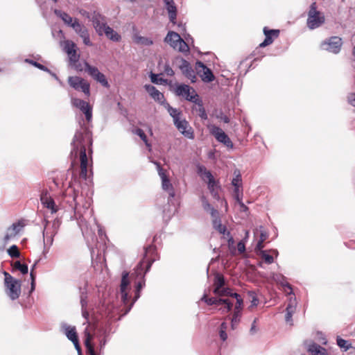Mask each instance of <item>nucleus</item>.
<instances>
[{
  "mask_svg": "<svg viewBox=\"0 0 355 355\" xmlns=\"http://www.w3.org/2000/svg\"><path fill=\"white\" fill-rule=\"evenodd\" d=\"M136 134L146 143V145H148L147 143L146 136L141 129H137L136 130Z\"/></svg>",
  "mask_w": 355,
  "mask_h": 355,
  "instance_id": "60",
  "label": "nucleus"
},
{
  "mask_svg": "<svg viewBox=\"0 0 355 355\" xmlns=\"http://www.w3.org/2000/svg\"><path fill=\"white\" fill-rule=\"evenodd\" d=\"M257 322V318H254V320L252 322L251 328L250 329V333L252 335L255 334L257 332V326H256Z\"/></svg>",
  "mask_w": 355,
  "mask_h": 355,
  "instance_id": "62",
  "label": "nucleus"
},
{
  "mask_svg": "<svg viewBox=\"0 0 355 355\" xmlns=\"http://www.w3.org/2000/svg\"><path fill=\"white\" fill-rule=\"evenodd\" d=\"M54 13L60 19H62V20L64 22L65 24L71 27V24H73V23L74 22L75 19H73L67 13L60 10H55Z\"/></svg>",
  "mask_w": 355,
  "mask_h": 355,
  "instance_id": "33",
  "label": "nucleus"
},
{
  "mask_svg": "<svg viewBox=\"0 0 355 355\" xmlns=\"http://www.w3.org/2000/svg\"><path fill=\"white\" fill-rule=\"evenodd\" d=\"M162 73L168 76H173L174 71L168 64H166L164 67V72Z\"/></svg>",
  "mask_w": 355,
  "mask_h": 355,
  "instance_id": "57",
  "label": "nucleus"
},
{
  "mask_svg": "<svg viewBox=\"0 0 355 355\" xmlns=\"http://www.w3.org/2000/svg\"><path fill=\"white\" fill-rule=\"evenodd\" d=\"M343 45L342 39L337 36L331 37L321 43L323 50L337 54L340 52Z\"/></svg>",
  "mask_w": 355,
  "mask_h": 355,
  "instance_id": "9",
  "label": "nucleus"
},
{
  "mask_svg": "<svg viewBox=\"0 0 355 355\" xmlns=\"http://www.w3.org/2000/svg\"><path fill=\"white\" fill-rule=\"evenodd\" d=\"M85 70L94 79L100 72L97 67L91 66L89 63L85 62Z\"/></svg>",
  "mask_w": 355,
  "mask_h": 355,
  "instance_id": "41",
  "label": "nucleus"
},
{
  "mask_svg": "<svg viewBox=\"0 0 355 355\" xmlns=\"http://www.w3.org/2000/svg\"><path fill=\"white\" fill-rule=\"evenodd\" d=\"M92 22L96 31L99 35H103L105 28L109 26L105 21L104 18L98 14L92 17Z\"/></svg>",
  "mask_w": 355,
  "mask_h": 355,
  "instance_id": "22",
  "label": "nucleus"
},
{
  "mask_svg": "<svg viewBox=\"0 0 355 355\" xmlns=\"http://www.w3.org/2000/svg\"><path fill=\"white\" fill-rule=\"evenodd\" d=\"M214 293L215 294L218 293L220 292V289L223 288L225 285V280H224L223 277L221 275L217 274L216 275V277L214 278Z\"/></svg>",
  "mask_w": 355,
  "mask_h": 355,
  "instance_id": "36",
  "label": "nucleus"
},
{
  "mask_svg": "<svg viewBox=\"0 0 355 355\" xmlns=\"http://www.w3.org/2000/svg\"><path fill=\"white\" fill-rule=\"evenodd\" d=\"M71 28L83 39V43L85 45L89 46H92L87 28L83 24H80L77 19H74V22L71 24Z\"/></svg>",
  "mask_w": 355,
  "mask_h": 355,
  "instance_id": "15",
  "label": "nucleus"
},
{
  "mask_svg": "<svg viewBox=\"0 0 355 355\" xmlns=\"http://www.w3.org/2000/svg\"><path fill=\"white\" fill-rule=\"evenodd\" d=\"M155 164L157 166L158 174L162 180V189L167 191L171 198H173L175 196V192L173 190V187L171 181L168 178L167 175L166 174L165 171L161 167L159 163L155 162Z\"/></svg>",
  "mask_w": 355,
  "mask_h": 355,
  "instance_id": "14",
  "label": "nucleus"
},
{
  "mask_svg": "<svg viewBox=\"0 0 355 355\" xmlns=\"http://www.w3.org/2000/svg\"><path fill=\"white\" fill-rule=\"evenodd\" d=\"M263 33L266 36L263 42L259 44V46L263 48L266 47L272 43V36L278 37L279 31L278 30H268L266 27L263 28Z\"/></svg>",
  "mask_w": 355,
  "mask_h": 355,
  "instance_id": "25",
  "label": "nucleus"
},
{
  "mask_svg": "<svg viewBox=\"0 0 355 355\" xmlns=\"http://www.w3.org/2000/svg\"><path fill=\"white\" fill-rule=\"evenodd\" d=\"M324 16L316 10L315 3H313L308 13L307 26L310 29L320 27L324 22Z\"/></svg>",
  "mask_w": 355,
  "mask_h": 355,
  "instance_id": "5",
  "label": "nucleus"
},
{
  "mask_svg": "<svg viewBox=\"0 0 355 355\" xmlns=\"http://www.w3.org/2000/svg\"><path fill=\"white\" fill-rule=\"evenodd\" d=\"M234 297L236 300L234 310H238V311H241L243 309V300L242 297L238 293H234Z\"/></svg>",
  "mask_w": 355,
  "mask_h": 355,
  "instance_id": "49",
  "label": "nucleus"
},
{
  "mask_svg": "<svg viewBox=\"0 0 355 355\" xmlns=\"http://www.w3.org/2000/svg\"><path fill=\"white\" fill-rule=\"evenodd\" d=\"M179 63V68L181 70L182 73L189 79L191 80L192 83H195L196 80V76L190 63L184 59H180Z\"/></svg>",
  "mask_w": 355,
  "mask_h": 355,
  "instance_id": "20",
  "label": "nucleus"
},
{
  "mask_svg": "<svg viewBox=\"0 0 355 355\" xmlns=\"http://www.w3.org/2000/svg\"><path fill=\"white\" fill-rule=\"evenodd\" d=\"M69 85L76 91L83 92L86 96L90 94V85L84 78L79 76H69L68 78Z\"/></svg>",
  "mask_w": 355,
  "mask_h": 355,
  "instance_id": "6",
  "label": "nucleus"
},
{
  "mask_svg": "<svg viewBox=\"0 0 355 355\" xmlns=\"http://www.w3.org/2000/svg\"><path fill=\"white\" fill-rule=\"evenodd\" d=\"M296 300L295 298H293L292 296L289 298V302L287 305L286 309V316L285 320L287 322H289L291 324H292V316L293 314L295 313L296 309Z\"/></svg>",
  "mask_w": 355,
  "mask_h": 355,
  "instance_id": "26",
  "label": "nucleus"
},
{
  "mask_svg": "<svg viewBox=\"0 0 355 355\" xmlns=\"http://www.w3.org/2000/svg\"><path fill=\"white\" fill-rule=\"evenodd\" d=\"M175 94L194 103L200 99L196 92L192 87L184 84L177 86Z\"/></svg>",
  "mask_w": 355,
  "mask_h": 355,
  "instance_id": "10",
  "label": "nucleus"
},
{
  "mask_svg": "<svg viewBox=\"0 0 355 355\" xmlns=\"http://www.w3.org/2000/svg\"><path fill=\"white\" fill-rule=\"evenodd\" d=\"M80 304H81V308H82V315L83 317L87 320V322H88L89 320V312L87 311V291L86 288H80Z\"/></svg>",
  "mask_w": 355,
  "mask_h": 355,
  "instance_id": "28",
  "label": "nucleus"
},
{
  "mask_svg": "<svg viewBox=\"0 0 355 355\" xmlns=\"http://www.w3.org/2000/svg\"><path fill=\"white\" fill-rule=\"evenodd\" d=\"M200 199L203 209L206 211H209L211 217H215L218 214V211L209 203L207 199L205 196H202Z\"/></svg>",
  "mask_w": 355,
  "mask_h": 355,
  "instance_id": "34",
  "label": "nucleus"
},
{
  "mask_svg": "<svg viewBox=\"0 0 355 355\" xmlns=\"http://www.w3.org/2000/svg\"><path fill=\"white\" fill-rule=\"evenodd\" d=\"M72 105L80 109L85 114L87 121L89 123L92 119V108L89 104L80 98H71Z\"/></svg>",
  "mask_w": 355,
  "mask_h": 355,
  "instance_id": "16",
  "label": "nucleus"
},
{
  "mask_svg": "<svg viewBox=\"0 0 355 355\" xmlns=\"http://www.w3.org/2000/svg\"><path fill=\"white\" fill-rule=\"evenodd\" d=\"M64 195L65 201L69 205L74 211V216L76 218H78V217L80 218L81 216L77 210L78 203L76 202V198L78 196V191H76L75 189L69 184V187L65 190Z\"/></svg>",
  "mask_w": 355,
  "mask_h": 355,
  "instance_id": "11",
  "label": "nucleus"
},
{
  "mask_svg": "<svg viewBox=\"0 0 355 355\" xmlns=\"http://www.w3.org/2000/svg\"><path fill=\"white\" fill-rule=\"evenodd\" d=\"M65 335L67 338L73 343L75 348L80 353V346L78 343L76 328L74 327L67 326L65 327Z\"/></svg>",
  "mask_w": 355,
  "mask_h": 355,
  "instance_id": "24",
  "label": "nucleus"
},
{
  "mask_svg": "<svg viewBox=\"0 0 355 355\" xmlns=\"http://www.w3.org/2000/svg\"><path fill=\"white\" fill-rule=\"evenodd\" d=\"M15 268L19 270L22 274H27L28 272V266L26 264H22L19 261L15 263Z\"/></svg>",
  "mask_w": 355,
  "mask_h": 355,
  "instance_id": "52",
  "label": "nucleus"
},
{
  "mask_svg": "<svg viewBox=\"0 0 355 355\" xmlns=\"http://www.w3.org/2000/svg\"><path fill=\"white\" fill-rule=\"evenodd\" d=\"M181 40L179 34L173 31H169L165 37V42L173 49L177 46V43Z\"/></svg>",
  "mask_w": 355,
  "mask_h": 355,
  "instance_id": "30",
  "label": "nucleus"
},
{
  "mask_svg": "<svg viewBox=\"0 0 355 355\" xmlns=\"http://www.w3.org/2000/svg\"><path fill=\"white\" fill-rule=\"evenodd\" d=\"M239 205V210L243 212H247L248 210V207L243 202V201H240L237 202Z\"/></svg>",
  "mask_w": 355,
  "mask_h": 355,
  "instance_id": "64",
  "label": "nucleus"
},
{
  "mask_svg": "<svg viewBox=\"0 0 355 355\" xmlns=\"http://www.w3.org/2000/svg\"><path fill=\"white\" fill-rule=\"evenodd\" d=\"M241 316V311H238V310L234 311L233 315L231 319V324H232V329H234L235 326L237 324H239V322H240Z\"/></svg>",
  "mask_w": 355,
  "mask_h": 355,
  "instance_id": "44",
  "label": "nucleus"
},
{
  "mask_svg": "<svg viewBox=\"0 0 355 355\" xmlns=\"http://www.w3.org/2000/svg\"><path fill=\"white\" fill-rule=\"evenodd\" d=\"M94 80L105 87H109L110 86L105 75L101 72L97 74V76L94 78Z\"/></svg>",
  "mask_w": 355,
  "mask_h": 355,
  "instance_id": "48",
  "label": "nucleus"
},
{
  "mask_svg": "<svg viewBox=\"0 0 355 355\" xmlns=\"http://www.w3.org/2000/svg\"><path fill=\"white\" fill-rule=\"evenodd\" d=\"M165 8L168 11L170 21L175 24L176 23L177 8L174 1L168 4H166Z\"/></svg>",
  "mask_w": 355,
  "mask_h": 355,
  "instance_id": "31",
  "label": "nucleus"
},
{
  "mask_svg": "<svg viewBox=\"0 0 355 355\" xmlns=\"http://www.w3.org/2000/svg\"><path fill=\"white\" fill-rule=\"evenodd\" d=\"M205 182H207V183L208 189L213 198L216 200H219V186L218 185V183L215 181L213 175H211V178H207Z\"/></svg>",
  "mask_w": 355,
  "mask_h": 355,
  "instance_id": "27",
  "label": "nucleus"
},
{
  "mask_svg": "<svg viewBox=\"0 0 355 355\" xmlns=\"http://www.w3.org/2000/svg\"><path fill=\"white\" fill-rule=\"evenodd\" d=\"M92 144L91 133L87 127H81L77 130L71 142V155L77 157L79 154L80 161V176L84 180L87 177L88 158L86 154V146Z\"/></svg>",
  "mask_w": 355,
  "mask_h": 355,
  "instance_id": "1",
  "label": "nucleus"
},
{
  "mask_svg": "<svg viewBox=\"0 0 355 355\" xmlns=\"http://www.w3.org/2000/svg\"><path fill=\"white\" fill-rule=\"evenodd\" d=\"M198 173L204 181H206L207 178H211L212 175L209 171H207L204 166L201 165L198 166Z\"/></svg>",
  "mask_w": 355,
  "mask_h": 355,
  "instance_id": "42",
  "label": "nucleus"
},
{
  "mask_svg": "<svg viewBox=\"0 0 355 355\" xmlns=\"http://www.w3.org/2000/svg\"><path fill=\"white\" fill-rule=\"evenodd\" d=\"M197 73L204 82H211L214 80V76L210 69L207 67L202 62H197L196 64Z\"/></svg>",
  "mask_w": 355,
  "mask_h": 355,
  "instance_id": "18",
  "label": "nucleus"
},
{
  "mask_svg": "<svg viewBox=\"0 0 355 355\" xmlns=\"http://www.w3.org/2000/svg\"><path fill=\"white\" fill-rule=\"evenodd\" d=\"M164 107L167 109L169 114L173 118V123L176 122L178 119H180L181 117V112L177 110L176 108L172 107L168 103H165Z\"/></svg>",
  "mask_w": 355,
  "mask_h": 355,
  "instance_id": "38",
  "label": "nucleus"
},
{
  "mask_svg": "<svg viewBox=\"0 0 355 355\" xmlns=\"http://www.w3.org/2000/svg\"><path fill=\"white\" fill-rule=\"evenodd\" d=\"M201 301L205 302L208 305H224L223 308H220V310H221L223 313L230 311L233 305V303L229 299L207 297L206 294H204L201 297Z\"/></svg>",
  "mask_w": 355,
  "mask_h": 355,
  "instance_id": "8",
  "label": "nucleus"
},
{
  "mask_svg": "<svg viewBox=\"0 0 355 355\" xmlns=\"http://www.w3.org/2000/svg\"><path fill=\"white\" fill-rule=\"evenodd\" d=\"M213 218V227L215 230H216L219 233L225 234L227 232L226 227L221 224L220 219L218 216V214L215 217H212Z\"/></svg>",
  "mask_w": 355,
  "mask_h": 355,
  "instance_id": "35",
  "label": "nucleus"
},
{
  "mask_svg": "<svg viewBox=\"0 0 355 355\" xmlns=\"http://www.w3.org/2000/svg\"><path fill=\"white\" fill-rule=\"evenodd\" d=\"M268 238V234L265 231H262L260 234V239L258 241L257 245H256V250L261 251L263 248V243Z\"/></svg>",
  "mask_w": 355,
  "mask_h": 355,
  "instance_id": "46",
  "label": "nucleus"
},
{
  "mask_svg": "<svg viewBox=\"0 0 355 355\" xmlns=\"http://www.w3.org/2000/svg\"><path fill=\"white\" fill-rule=\"evenodd\" d=\"M26 62L31 64L32 65L36 67L37 68L40 69V70H42L44 71H49V69L45 67L44 65L40 64L34 60H30V59H26L25 60Z\"/></svg>",
  "mask_w": 355,
  "mask_h": 355,
  "instance_id": "55",
  "label": "nucleus"
},
{
  "mask_svg": "<svg viewBox=\"0 0 355 355\" xmlns=\"http://www.w3.org/2000/svg\"><path fill=\"white\" fill-rule=\"evenodd\" d=\"M151 264L152 263L150 261H148L146 263V266H144V262L141 261L135 268V272L132 273L131 277H133L135 275L137 278L138 279V281L135 283L136 289L135 297L132 302L130 303V304L129 305V306L128 307V309H126L125 313V314L130 311L135 302L139 298L140 291L142 289V288L145 286V274L150 270Z\"/></svg>",
  "mask_w": 355,
  "mask_h": 355,
  "instance_id": "3",
  "label": "nucleus"
},
{
  "mask_svg": "<svg viewBox=\"0 0 355 355\" xmlns=\"http://www.w3.org/2000/svg\"><path fill=\"white\" fill-rule=\"evenodd\" d=\"M25 226L24 220H18L12 223L6 230L5 236L3 238L4 245H6L11 239L15 238L23 230Z\"/></svg>",
  "mask_w": 355,
  "mask_h": 355,
  "instance_id": "12",
  "label": "nucleus"
},
{
  "mask_svg": "<svg viewBox=\"0 0 355 355\" xmlns=\"http://www.w3.org/2000/svg\"><path fill=\"white\" fill-rule=\"evenodd\" d=\"M235 293L232 292L231 289L229 288H223L220 289V292L218 293H216L218 296H230L234 297V294Z\"/></svg>",
  "mask_w": 355,
  "mask_h": 355,
  "instance_id": "54",
  "label": "nucleus"
},
{
  "mask_svg": "<svg viewBox=\"0 0 355 355\" xmlns=\"http://www.w3.org/2000/svg\"><path fill=\"white\" fill-rule=\"evenodd\" d=\"M7 252L11 258H19L20 257V252L18 247L16 245H12L8 249Z\"/></svg>",
  "mask_w": 355,
  "mask_h": 355,
  "instance_id": "45",
  "label": "nucleus"
},
{
  "mask_svg": "<svg viewBox=\"0 0 355 355\" xmlns=\"http://www.w3.org/2000/svg\"><path fill=\"white\" fill-rule=\"evenodd\" d=\"M163 75V73L155 74L153 73H150V78L152 83L155 84H166L167 80L162 78H159V76Z\"/></svg>",
  "mask_w": 355,
  "mask_h": 355,
  "instance_id": "43",
  "label": "nucleus"
},
{
  "mask_svg": "<svg viewBox=\"0 0 355 355\" xmlns=\"http://www.w3.org/2000/svg\"><path fill=\"white\" fill-rule=\"evenodd\" d=\"M40 200L44 207L51 210L52 214L58 211V208L53 198L48 196L47 190H44L40 196Z\"/></svg>",
  "mask_w": 355,
  "mask_h": 355,
  "instance_id": "21",
  "label": "nucleus"
},
{
  "mask_svg": "<svg viewBox=\"0 0 355 355\" xmlns=\"http://www.w3.org/2000/svg\"><path fill=\"white\" fill-rule=\"evenodd\" d=\"M198 108L197 110L198 111V116L202 119H204V120H206L207 119V112L205 111V109L203 107V104H202V100L199 99L198 101H197L196 103H195Z\"/></svg>",
  "mask_w": 355,
  "mask_h": 355,
  "instance_id": "40",
  "label": "nucleus"
},
{
  "mask_svg": "<svg viewBox=\"0 0 355 355\" xmlns=\"http://www.w3.org/2000/svg\"><path fill=\"white\" fill-rule=\"evenodd\" d=\"M238 251L240 253H243L245 250V243L243 241H239L237 244Z\"/></svg>",
  "mask_w": 355,
  "mask_h": 355,
  "instance_id": "63",
  "label": "nucleus"
},
{
  "mask_svg": "<svg viewBox=\"0 0 355 355\" xmlns=\"http://www.w3.org/2000/svg\"><path fill=\"white\" fill-rule=\"evenodd\" d=\"M177 129L185 137L193 139L194 138L193 130L190 126L189 123L185 119H178L174 123Z\"/></svg>",
  "mask_w": 355,
  "mask_h": 355,
  "instance_id": "19",
  "label": "nucleus"
},
{
  "mask_svg": "<svg viewBox=\"0 0 355 355\" xmlns=\"http://www.w3.org/2000/svg\"><path fill=\"white\" fill-rule=\"evenodd\" d=\"M92 336L87 331V327L85 330V345L87 349V352L89 355H97L94 351V347L91 344Z\"/></svg>",
  "mask_w": 355,
  "mask_h": 355,
  "instance_id": "32",
  "label": "nucleus"
},
{
  "mask_svg": "<svg viewBox=\"0 0 355 355\" xmlns=\"http://www.w3.org/2000/svg\"><path fill=\"white\" fill-rule=\"evenodd\" d=\"M130 280H129V274L128 272L124 271L122 273L121 282L120 285V293L121 295V300L125 305H126L130 297L128 295V291L130 290Z\"/></svg>",
  "mask_w": 355,
  "mask_h": 355,
  "instance_id": "17",
  "label": "nucleus"
},
{
  "mask_svg": "<svg viewBox=\"0 0 355 355\" xmlns=\"http://www.w3.org/2000/svg\"><path fill=\"white\" fill-rule=\"evenodd\" d=\"M337 345L340 347L344 349L345 351H347L351 347V344L349 343L347 340H345L343 338H337Z\"/></svg>",
  "mask_w": 355,
  "mask_h": 355,
  "instance_id": "53",
  "label": "nucleus"
},
{
  "mask_svg": "<svg viewBox=\"0 0 355 355\" xmlns=\"http://www.w3.org/2000/svg\"><path fill=\"white\" fill-rule=\"evenodd\" d=\"M174 49L182 53H187L189 50L188 44L182 38L179 42L177 43V46Z\"/></svg>",
  "mask_w": 355,
  "mask_h": 355,
  "instance_id": "47",
  "label": "nucleus"
},
{
  "mask_svg": "<svg viewBox=\"0 0 355 355\" xmlns=\"http://www.w3.org/2000/svg\"><path fill=\"white\" fill-rule=\"evenodd\" d=\"M306 348L312 355H329L325 348L313 342L307 344Z\"/></svg>",
  "mask_w": 355,
  "mask_h": 355,
  "instance_id": "29",
  "label": "nucleus"
},
{
  "mask_svg": "<svg viewBox=\"0 0 355 355\" xmlns=\"http://www.w3.org/2000/svg\"><path fill=\"white\" fill-rule=\"evenodd\" d=\"M60 225L61 220L58 218H55L53 221L44 220V230L42 231L44 253H47L49 251L53 243V238L57 234Z\"/></svg>",
  "mask_w": 355,
  "mask_h": 355,
  "instance_id": "2",
  "label": "nucleus"
},
{
  "mask_svg": "<svg viewBox=\"0 0 355 355\" xmlns=\"http://www.w3.org/2000/svg\"><path fill=\"white\" fill-rule=\"evenodd\" d=\"M4 275V286L6 295L12 300H15L19 298L21 294V282L8 272L3 271Z\"/></svg>",
  "mask_w": 355,
  "mask_h": 355,
  "instance_id": "4",
  "label": "nucleus"
},
{
  "mask_svg": "<svg viewBox=\"0 0 355 355\" xmlns=\"http://www.w3.org/2000/svg\"><path fill=\"white\" fill-rule=\"evenodd\" d=\"M145 89L149 94V95L157 102L160 104L164 105L166 102L164 100V96L162 93H161L158 89H156L155 87L151 85H145Z\"/></svg>",
  "mask_w": 355,
  "mask_h": 355,
  "instance_id": "23",
  "label": "nucleus"
},
{
  "mask_svg": "<svg viewBox=\"0 0 355 355\" xmlns=\"http://www.w3.org/2000/svg\"><path fill=\"white\" fill-rule=\"evenodd\" d=\"M209 132L215 139L220 143L224 144L226 147L232 148L234 145L227 135L219 127L215 125L208 126Z\"/></svg>",
  "mask_w": 355,
  "mask_h": 355,
  "instance_id": "7",
  "label": "nucleus"
},
{
  "mask_svg": "<svg viewBox=\"0 0 355 355\" xmlns=\"http://www.w3.org/2000/svg\"><path fill=\"white\" fill-rule=\"evenodd\" d=\"M63 50L68 55L69 62L74 64L78 61L80 55L77 53L76 44L71 40H64L61 43Z\"/></svg>",
  "mask_w": 355,
  "mask_h": 355,
  "instance_id": "13",
  "label": "nucleus"
},
{
  "mask_svg": "<svg viewBox=\"0 0 355 355\" xmlns=\"http://www.w3.org/2000/svg\"><path fill=\"white\" fill-rule=\"evenodd\" d=\"M107 38L113 42H119L121 40V35L114 31L111 27L108 26L103 33Z\"/></svg>",
  "mask_w": 355,
  "mask_h": 355,
  "instance_id": "37",
  "label": "nucleus"
},
{
  "mask_svg": "<svg viewBox=\"0 0 355 355\" xmlns=\"http://www.w3.org/2000/svg\"><path fill=\"white\" fill-rule=\"evenodd\" d=\"M260 255L261 256V258L264 260V261L270 264L273 263L274 259L272 256L268 254V252L266 250H261L260 251Z\"/></svg>",
  "mask_w": 355,
  "mask_h": 355,
  "instance_id": "50",
  "label": "nucleus"
},
{
  "mask_svg": "<svg viewBox=\"0 0 355 355\" xmlns=\"http://www.w3.org/2000/svg\"><path fill=\"white\" fill-rule=\"evenodd\" d=\"M248 295L251 298V305L249 306V309H251L252 307L257 306L259 304V299L257 297V295L255 292L254 291H249Z\"/></svg>",
  "mask_w": 355,
  "mask_h": 355,
  "instance_id": "51",
  "label": "nucleus"
},
{
  "mask_svg": "<svg viewBox=\"0 0 355 355\" xmlns=\"http://www.w3.org/2000/svg\"><path fill=\"white\" fill-rule=\"evenodd\" d=\"M234 196L236 200V202H240L242 200V192H241L239 187H236L234 189Z\"/></svg>",
  "mask_w": 355,
  "mask_h": 355,
  "instance_id": "56",
  "label": "nucleus"
},
{
  "mask_svg": "<svg viewBox=\"0 0 355 355\" xmlns=\"http://www.w3.org/2000/svg\"><path fill=\"white\" fill-rule=\"evenodd\" d=\"M31 284L30 293H32L35 291V276L33 272V269L31 270Z\"/></svg>",
  "mask_w": 355,
  "mask_h": 355,
  "instance_id": "59",
  "label": "nucleus"
},
{
  "mask_svg": "<svg viewBox=\"0 0 355 355\" xmlns=\"http://www.w3.org/2000/svg\"><path fill=\"white\" fill-rule=\"evenodd\" d=\"M134 41L137 44H142L144 46H150L153 44V42L150 38L137 35L134 36Z\"/></svg>",
  "mask_w": 355,
  "mask_h": 355,
  "instance_id": "39",
  "label": "nucleus"
},
{
  "mask_svg": "<svg viewBox=\"0 0 355 355\" xmlns=\"http://www.w3.org/2000/svg\"><path fill=\"white\" fill-rule=\"evenodd\" d=\"M234 175L235 177L233 178L232 184L236 188V187H239V183L241 181V177L239 172L236 174V171L234 172Z\"/></svg>",
  "mask_w": 355,
  "mask_h": 355,
  "instance_id": "58",
  "label": "nucleus"
},
{
  "mask_svg": "<svg viewBox=\"0 0 355 355\" xmlns=\"http://www.w3.org/2000/svg\"><path fill=\"white\" fill-rule=\"evenodd\" d=\"M348 103L353 107H355V94L351 93L347 96Z\"/></svg>",
  "mask_w": 355,
  "mask_h": 355,
  "instance_id": "61",
  "label": "nucleus"
}]
</instances>
